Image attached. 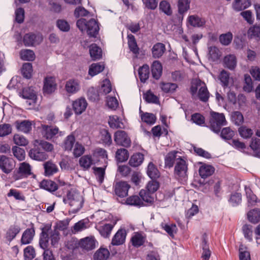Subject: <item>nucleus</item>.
Wrapping results in <instances>:
<instances>
[{
  "instance_id": "4",
  "label": "nucleus",
  "mask_w": 260,
  "mask_h": 260,
  "mask_svg": "<svg viewBox=\"0 0 260 260\" xmlns=\"http://www.w3.org/2000/svg\"><path fill=\"white\" fill-rule=\"evenodd\" d=\"M190 92L194 98L197 97L202 102H207L209 98L206 85L200 79H196L192 81Z\"/></svg>"
},
{
  "instance_id": "1",
  "label": "nucleus",
  "mask_w": 260,
  "mask_h": 260,
  "mask_svg": "<svg viewBox=\"0 0 260 260\" xmlns=\"http://www.w3.org/2000/svg\"><path fill=\"white\" fill-rule=\"evenodd\" d=\"M97 214L99 215H104L106 214L104 211H99ZM107 218H105L103 221L110 220V223L99 222L95 225V229L98 231L100 234L105 238H109L111 234V232L117 223V220L114 218L110 214L107 213Z\"/></svg>"
},
{
  "instance_id": "14",
  "label": "nucleus",
  "mask_w": 260,
  "mask_h": 260,
  "mask_svg": "<svg viewBox=\"0 0 260 260\" xmlns=\"http://www.w3.org/2000/svg\"><path fill=\"white\" fill-rule=\"evenodd\" d=\"M96 241L94 237H87L80 240L79 245L86 250H90L95 248Z\"/></svg>"
},
{
  "instance_id": "43",
  "label": "nucleus",
  "mask_w": 260,
  "mask_h": 260,
  "mask_svg": "<svg viewBox=\"0 0 260 260\" xmlns=\"http://www.w3.org/2000/svg\"><path fill=\"white\" fill-rule=\"evenodd\" d=\"M145 240V237L141 234L136 233L132 236L131 242L135 247H140L143 244Z\"/></svg>"
},
{
  "instance_id": "47",
  "label": "nucleus",
  "mask_w": 260,
  "mask_h": 260,
  "mask_svg": "<svg viewBox=\"0 0 260 260\" xmlns=\"http://www.w3.org/2000/svg\"><path fill=\"white\" fill-rule=\"evenodd\" d=\"M48 235L50 236L49 239L51 245L54 247H57L60 239L59 232L57 230H54L50 231Z\"/></svg>"
},
{
  "instance_id": "27",
  "label": "nucleus",
  "mask_w": 260,
  "mask_h": 260,
  "mask_svg": "<svg viewBox=\"0 0 260 260\" xmlns=\"http://www.w3.org/2000/svg\"><path fill=\"white\" fill-rule=\"evenodd\" d=\"M45 175L50 176L57 173L58 171L57 166L51 161H48L44 164Z\"/></svg>"
},
{
  "instance_id": "18",
  "label": "nucleus",
  "mask_w": 260,
  "mask_h": 260,
  "mask_svg": "<svg viewBox=\"0 0 260 260\" xmlns=\"http://www.w3.org/2000/svg\"><path fill=\"white\" fill-rule=\"evenodd\" d=\"M130 185L126 182L121 181L117 183L115 187L116 194L120 197H124L128 194Z\"/></svg>"
},
{
  "instance_id": "59",
  "label": "nucleus",
  "mask_w": 260,
  "mask_h": 260,
  "mask_svg": "<svg viewBox=\"0 0 260 260\" xmlns=\"http://www.w3.org/2000/svg\"><path fill=\"white\" fill-rule=\"evenodd\" d=\"M231 119L232 121L237 125L241 124L244 121L243 115L239 111H235L232 113Z\"/></svg>"
},
{
  "instance_id": "62",
  "label": "nucleus",
  "mask_w": 260,
  "mask_h": 260,
  "mask_svg": "<svg viewBox=\"0 0 260 260\" xmlns=\"http://www.w3.org/2000/svg\"><path fill=\"white\" fill-rule=\"evenodd\" d=\"M101 139L106 144L110 145L112 143L111 135L107 129H103L100 131Z\"/></svg>"
},
{
  "instance_id": "25",
  "label": "nucleus",
  "mask_w": 260,
  "mask_h": 260,
  "mask_svg": "<svg viewBox=\"0 0 260 260\" xmlns=\"http://www.w3.org/2000/svg\"><path fill=\"white\" fill-rule=\"evenodd\" d=\"M79 165L84 170H87L94 164L93 159L90 155H85L79 159Z\"/></svg>"
},
{
  "instance_id": "17",
  "label": "nucleus",
  "mask_w": 260,
  "mask_h": 260,
  "mask_svg": "<svg viewBox=\"0 0 260 260\" xmlns=\"http://www.w3.org/2000/svg\"><path fill=\"white\" fill-rule=\"evenodd\" d=\"M22 96L23 98L28 100L26 103L29 105L34 104L37 99L35 91L30 87L25 88L23 89Z\"/></svg>"
},
{
  "instance_id": "20",
  "label": "nucleus",
  "mask_w": 260,
  "mask_h": 260,
  "mask_svg": "<svg viewBox=\"0 0 260 260\" xmlns=\"http://www.w3.org/2000/svg\"><path fill=\"white\" fill-rule=\"evenodd\" d=\"M35 234L34 228L27 229L22 234L21 239V244L26 245L30 243L33 240Z\"/></svg>"
},
{
  "instance_id": "12",
  "label": "nucleus",
  "mask_w": 260,
  "mask_h": 260,
  "mask_svg": "<svg viewBox=\"0 0 260 260\" xmlns=\"http://www.w3.org/2000/svg\"><path fill=\"white\" fill-rule=\"evenodd\" d=\"M43 40L40 34H27L23 37V42L25 46H34L40 44Z\"/></svg>"
},
{
  "instance_id": "8",
  "label": "nucleus",
  "mask_w": 260,
  "mask_h": 260,
  "mask_svg": "<svg viewBox=\"0 0 260 260\" xmlns=\"http://www.w3.org/2000/svg\"><path fill=\"white\" fill-rule=\"evenodd\" d=\"M114 141L117 144L124 147H128L131 143L129 137L123 131H118L115 133Z\"/></svg>"
},
{
  "instance_id": "38",
  "label": "nucleus",
  "mask_w": 260,
  "mask_h": 260,
  "mask_svg": "<svg viewBox=\"0 0 260 260\" xmlns=\"http://www.w3.org/2000/svg\"><path fill=\"white\" fill-rule=\"evenodd\" d=\"M109 252L106 248H100L93 255L94 260H106L109 256Z\"/></svg>"
},
{
  "instance_id": "61",
  "label": "nucleus",
  "mask_w": 260,
  "mask_h": 260,
  "mask_svg": "<svg viewBox=\"0 0 260 260\" xmlns=\"http://www.w3.org/2000/svg\"><path fill=\"white\" fill-rule=\"evenodd\" d=\"M75 142V138L73 135L68 136L64 142V148L65 150L70 151L72 150Z\"/></svg>"
},
{
  "instance_id": "24",
  "label": "nucleus",
  "mask_w": 260,
  "mask_h": 260,
  "mask_svg": "<svg viewBox=\"0 0 260 260\" xmlns=\"http://www.w3.org/2000/svg\"><path fill=\"white\" fill-rule=\"evenodd\" d=\"M108 123L112 128H122L124 127L122 120L117 115L109 116Z\"/></svg>"
},
{
  "instance_id": "60",
  "label": "nucleus",
  "mask_w": 260,
  "mask_h": 260,
  "mask_svg": "<svg viewBox=\"0 0 260 260\" xmlns=\"http://www.w3.org/2000/svg\"><path fill=\"white\" fill-rule=\"evenodd\" d=\"M20 229L18 226L11 227L7 233L6 238L9 241H12L19 233Z\"/></svg>"
},
{
  "instance_id": "64",
  "label": "nucleus",
  "mask_w": 260,
  "mask_h": 260,
  "mask_svg": "<svg viewBox=\"0 0 260 260\" xmlns=\"http://www.w3.org/2000/svg\"><path fill=\"white\" fill-rule=\"evenodd\" d=\"M240 260H250V253L247 248L241 245L239 248Z\"/></svg>"
},
{
  "instance_id": "56",
  "label": "nucleus",
  "mask_w": 260,
  "mask_h": 260,
  "mask_svg": "<svg viewBox=\"0 0 260 260\" xmlns=\"http://www.w3.org/2000/svg\"><path fill=\"white\" fill-rule=\"evenodd\" d=\"M88 222L84 220H81L76 223L73 227V233L76 234L88 228Z\"/></svg>"
},
{
  "instance_id": "10",
  "label": "nucleus",
  "mask_w": 260,
  "mask_h": 260,
  "mask_svg": "<svg viewBox=\"0 0 260 260\" xmlns=\"http://www.w3.org/2000/svg\"><path fill=\"white\" fill-rule=\"evenodd\" d=\"M41 128L42 135L47 140L53 139L59 133V129L56 126L42 124Z\"/></svg>"
},
{
  "instance_id": "15",
  "label": "nucleus",
  "mask_w": 260,
  "mask_h": 260,
  "mask_svg": "<svg viewBox=\"0 0 260 260\" xmlns=\"http://www.w3.org/2000/svg\"><path fill=\"white\" fill-rule=\"evenodd\" d=\"M29 156L31 158L38 161H43L48 157L45 152L41 150L40 148L36 147L30 150Z\"/></svg>"
},
{
  "instance_id": "45",
  "label": "nucleus",
  "mask_w": 260,
  "mask_h": 260,
  "mask_svg": "<svg viewBox=\"0 0 260 260\" xmlns=\"http://www.w3.org/2000/svg\"><path fill=\"white\" fill-rule=\"evenodd\" d=\"M147 173L151 179H156L159 176V172L158 169L152 162H150L148 165Z\"/></svg>"
},
{
  "instance_id": "36",
  "label": "nucleus",
  "mask_w": 260,
  "mask_h": 260,
  "mask_svg": "<svg viewBox=\"0 0 260 260\" xmlns=\"http://www.w3.org/2000/svg\"><path fill=\"white\" fill-rule=\"evenodd\" d=\"M125 203L127 205L139 207L145 205L140 197L136 195L127 198Z\"/></svg>"
},
{
  "instance_id": "16",
  "label": "nucleus",
  "mask_w": 260,
  "mask_h": 260,
  "mask_svg": "<svg viewBox=\"0 0 260 260\" xmlns=\"http://www.w3.org/2000/svg\"><path fill=\"white\" fill-rule=\"evenodd\" d=\"M178 151H174L169 152L165 157V167L167 168L173 167L174 164H176L177 159L181 156L179 155Z\"/></svg>"
},
{
  "instance_id": "58",
  "label": "nucleus",
  "mask_w": 260,
  "mask_h": 260,
  "mask_svg": "<svg viewBox=\"0 0 260 260\" xmlns=\"http://www.w3.org/2000/svg\"><path fill=\"white\" fill-rule=\"evenodd\" d=\"M106 105L109 109L115 110L118 107L119 104L115 97L108 96L107 97Z\"/></svg>"
},
{
  "instance_id": "13",
  "label": "nucleus",
  "mask_w": 260,
  "mask_h": 260,
  "mask_svg": "<svg viewBox=\"0 0 260 260\" xmlns=\"http://www.w3.org/2000/svg\"><path fill=\"white\" fill-rule=\"evenodd\" d=\"M56 88L55 78L52 76L46 77L44 81L43 91L47 94L54 92Z\"/></svg>"
},
{
  "instance_id": "22",
  "label": "nucleus",
  "mask_w": 260,
  "mask_h": 260,
  "mask_svg": "<svg viewBox=\"0 0 260 260\" xmlns=\"http://www.w3.org/2000/svg\"><path fill=\"white\" fill-rule=\"evenodd\" d=\"M201 164L202 165L199 168V172L202 178H206L212 175L214 172V168L212 166Z\"/></svg>"
},
{
  "instance_id": "55",
  "label": "nucleus",
  "mask_w": 260,
  "mask_h": 260,
  "mask_svg": "<svg viewBox=\"0 0 260 260\" xmlns=\"http://www.w3.org/2000/svg\"><path fill=\"white\" fill-rule=\"evenodd\" d=\"M14 143L18 146H25L28 144V141L26 138L20 134H15L13 136Z\"/></svg>"
},
{
  "instance_id": "35",
  "label": "nucleus",
  "mask_w": 260,
  "mask_h": 260,
  "mask_svg": "<svg viewBox=\"0 0 260 260\" xmlns=\"http://www.w3.org/2000/svg\"><path fill=\"white\" fill-rule=\"evenodd\" d=\"M153 193H154L148 192L147 189H142L139 192V195L143 203L145 202L148 204H151L154 200Z\"/></svg>"
},
{
  "instance_id": "57",
  "label": "nucleus",
  "mask_w": 260,
  "mask_h": 260,
  "mask_svg": "<svg viewBox=\"0 0 260 260\" xmlns=\"http://www.w3.org/2000/svg\"><path fill=\"white\" fill-rule=\"evenodd\" d=\"M22 73L25 78L27 79L30 78L32 73L31 64L30 63H24L22 68Z\"/></svg>"
},
{
  "instance_id": "53",
  "label": "nucleus",
  "mask_w": 260,
  "mask_h": 260,
  "mask_svg": "<svg viewBox=\"0 0 260 260\" xmlns=\"http://www.w3.org/2000/svg\"><path fill=\"white\" fill-rule=\"evenodd\" d=\"M20 55L21 58L24 60L32 61L35 58L34 52L29 49L21 50Z\"/></svg>"
},
{
  "instance_id": "21",
  "label": "nucleus",
  "mask_w": 260,
  "mask_h": 260,
  "mask_svg": "<svg viewBox=\"0 0 260 260\" xmlns=\"http://www.w3.org/2000/svg\"><path fill=\"white\" fill-rule=\"evenodd\" d=\"M65 88L68 93H75L80 89L79 82L76 80H69L66 82Z\"/></svg>"
},
{
  "instance_id": "34",
  "label": "nucleus",
  "mask_w": 260,
  "mask_h": 260,
  "mask_svg": "<svg viewBox=\"0 0 260 260\" xmlns=\"http://www.w3.org/2000/svg\"><path fill=\"white\" fill-rule=\"evenodd\" d=\"M248 220L253 223H256L260 221V210L254 209L247 213Z\"/></svg>"
},
{
  "instance_id": "37",
  "label": "nucleus",
  "mask_w": 260,
  "mask_h": 260,
  "mask_svg": "<svg viewBox=\"0 0 260 260\" xmlns=\"http://www.w3.org/2000/svg\"><path fill=\"white\" fill-rule=\"evenodd\" d=\"M41 188L52 192L54 191L57 189V184L51 180H43L40 183Z\"/></svg>"
},
{
  "instance_id": "31",
  "label": "nucleus",
  "mask_w": 260,
  "mask_h": 260,
  "mask_svg": "<svg viewBox=\"0 0 260 260\" xmlns=\"http://www.w3.org/2000/svg\"><path fill=\"white\" fill-rule=\"evenodd\" d=\"M89 53L90 57L93 60L100 59L102 57V55L101 48L95 44L90 45L89 47Z\"/></svg>"
},
{
  "instance_id": "32",
  "label": "nucleus",
  "mask_w": 260,
  "mask_h": 260,
  "mask_svg": "<svg viewBox=\"0 0 260 260\" xmlns=\"http://www.w3.org/2000/svg\"><path fill=\"white\" fill-rule=\"evenodd\" d=\"M159 87L165 93H172L174 92L178 87L176 84L170 82H161Z\"/></svg>"
},
{
  "instance_id": "54",
  "label": "nucleus",
  "mask_w": 260,
  "mask_h": 260,
  "mask_svg": "<svg viewBox=\"0 0 260 260\" xmlns=\"http://www.w3.org/2000/svg\"><path fill=\"white\" fill-rule=\"evenodd\" d=\"M12 152L14 156L19 160L21 161L25 159V153L23 149L15 146L12 147Z\"/></svg>"
},
{
  "instance_id": "51",
  "label": "nucleus",
  "mask_w": 260,
  "mask_h": 260,
  "mask_svg": "<svg viewBox=\"0 0 260 260\" xmlns=\"http://www.w3.org/2000/svg\"><path fill=\"white\" fill-rule=\"evenodd\" d=\"M235 132L230 127L223 128L220 133L221 137L225 140H231L235 136Z\"/></svg>"
},
{
  "instance_id": "29",
  "label": "nucleus",
  "mask_w": 260,
  "mask_h": 260,
  "mask_svg": "<svg viewBox=\"0 0 260 260\" xmlns=\"http://www.w3.org/2000/svg\"><path fill=\"white\" fill-rule=\"evenodd\" d=\"M162 67L159 61H154L151 66L152 76L155 79H158L162 74Z\"/></svg>"
},
{
  "instance_id": "52",
  "label": "nucleus",
  "mask_w": 260,
  "mask_h": 260,
  "mask_svg": "<svg viewBox=\"0 0 260 260\" xmlns=\"http://www.w3.org/2000/svg\"><path fill=\"white\" fill-rule=\"evenodd\" d=\"M202 247L203 253L202 257L203 260H209L211 256V251L209 248L208 245H207V241L205 236H204L203 239Z\"/></svg>"
},
{
  "instance_id": "40",
  "label": "nucleus",
  "mask_w": 260,
  "mask_h": 260,
  "mask_svg": "<svg viewBox=\"0 0 260 260\" xmlns=\"http://www.w3.org/2000/svg\"><path fill=\"white\" fill-rule=\"evenodd\" d=\"M139 76L141 82H145L149 77V68L147 64L143 65L138 71Z\"/></svg>"
},
{
  "instance_id": "6",
  "label": "nucleus",
  "mask_w": 260,
  "mask_h": 260,
  "mask_svg": "<svg viewBox=\"0 0 260 260\" xmlns=\"http://www.w3.org/2000/svg\"><path fill=\"white\" fill-rule=\"evenodd\" d=\"M188 164L184 157H181L178 159L174 167V174L176 178L179 180H185L187 178Z\"/></svg>"
},
{
  "instance_id": "9",
  "label": "nucleus",
  "mask_w": 260,
  "mask_h": 260,
  "mask_svg": "<svg viewBox=\"0 0 260 260\" xmlns=\"http://www.w3.org/2000/svg\"><path fill=\"white\" fill-rule=\"evenodd\" d=\"M88 103L86 100L83 97L79 98L72 103L73 109L75 114L80 115L85 111Z\"/></svg>"
},
{
  "instance_id": "46",
  "label": "nucleus",
  "mask_w": 260,
  "mask_h": 260,
  "mask_svg": "<svg viewBox=\"0 0 260 260\" xmlns=\"http://www.w3.org/2000/svg\"><path fill=\"white\" fill-rule=\"evenodd\" d=\"M250 5V1H234L233 8L236 11H240L248 8Z\"/></svg>"
},
{
  "instance_id": "30",
  "label": "nucleus",
  "mask_w": 260,
  "mask_h": 260,
  "mask_svg": "<svg viewBox=\"0 0 260 260\" xmlns=\"http://www.w3.org/2000/svg\"><path fill=\"white\" fill-rule=\"evenodd\" d=\"M31 122L28 120L16 122L17 129L24 133H29L31 130Z\"/></svg>"
},
{
  "instance_id": "41",
  "label": "nucleus",
  "mask_w": 260,
  "mask_h": 260,
  "mask_svg": "<svg viewBox=\"0 0 260 260\" xmlns=\"http://www.w3.org/2000/svg\"><path fill=\"white\" fill-rule=\"evenodd\" d=\"M245 190L246 194L248 206H254L257 202V198L256 196L253 194L250 188L245 187Z\"/></svg>"
},
{
  "instance_id": "28",
  "label": "nucleus",
  "mask_w": 260,
  "mask_h": 260,
  "mask_svg": "<svg viewBox=\"0 0 260 260\" xmlns=\"http://www.w3.org/2000/svg\"><path fill=\"white\" fill-rule=\"evenodd\" d=\"M188 23L193 27H200L205 24V20L197 15H190L187 18Z\"/></svg>"
},
{
  "instance_id": "63",
  "label": "nucleus",
  "mask_w": 260,
  "mask_h": 260,
  "mask_svg": "<svg viewBox=\"0 0 260 260\" xmlns=\"http://www.w3.org/2000/svg\"><path fill=\"white\" fill-rule=\"evenodd\" d=\"M233 39V35L231 32H229L226 34H222L219 37V41L220 43L225 46L229 45Z\"/></svg>"
},
{
  "instance_id": "39",
  "label": "nucleus",
  "mask_w": 260,
  "mask_h": 260,
  "mask_svg": "<svg viewBox=\"0 0 260 260\" xmlns=\"http://www.w3.org/2000/svg\"><path fill=\"white\" fill-rule=\"evenodd\" d=\"M128 45L129 50L134 54L137 55L139 53V48L138 47L136 41L134 36L132 35H128Z\"/></svg>"
},
{
  "instance_id": "33",
  "label": "nucleus",
  "mask_w": 260,
  "mask_h": 260,
  "mask_svg": "<svg viewBox=\"0 0 260 260\" xmlns=\"http://www.w3.org/2000/svg\"><path fill=\"white\" fill-rule=\"evenodd\" d=\"M144 160V155L141 153L134 154L129 160V164L133 167L140 166Z\"/></svg>"
},
{
  "instance_id": "3",
  "label": "nucleus",
  "mask_w": 260,
  "mask_h": 260,
  "mask_svg": "<svg viewBox=\"0 0 260 260\" xmlns=\"http://www.w3.org/2000/svg\"><path fill=\"white\" fill-rule=\"evenodd\" d=\"M77 26L82 32H86L90 37L95 38L100 30L99 22L93 18L87 21L84 18L77 20Z\"/></svg>"
},
{
  "instance_id": "42",
  "label": "nucleus",
  "mask_w": 260,
  "mask_h": 260,
  "mask_svg": "<svg viewBox=\"0 0 260 260\" xmlns=\"http://www.w3.org/2000/svg\"><path fill=\"white\" fill-rule=\"evenodd\" d=\"M223 61L225 67L230 70L234 69L237 64L236 58L234 55H229L225 56Z\"/></svg>"
},
{
  "instance_id": "19",
  "label": "nucleus",
  "mask_w": 260,
  "mask_h": 260,
  "mask_svg": "<svg viewBox=\"0 0 260 260\" xmlns=\"http://www.w3.org/2000/svg\"><path fill=\"white\" fill-rule=\"evenodd\" d=\"M126 235V233L125 230H119L112 238V244L113 245H120L122 244L125 242Z\"/></svg>"
},
{
  "instance_id": "50",
  "label": "nucleus",
  "mask_w": 260,
  "mask_h": 260,
  "mask_svg": "<svg viewBox=\"0 0 260 260\" xmlns=\"http://www.w3.org/2000/svg\"><path fill=\"white\" fill-rule=\"evenodd\" d=\"M140 113H142L141 108H140ZM141 117L143 121L150 125L154 124L156 120L155 115L149 113L141 114Z\"/></svg>"
},
{
  "instance_id": "5",
  "label": "nucleus",
  "mask_w": 260,
  "mask_h": 260,
  "mask_svg": "<svg viewBox=\"0 0 260 260\" xmlns=\"http://www.w3.org/2000/svg\"><path fill=\"white\" fill-rule=\"evenodd\" d=\"M210 128L214 133H218L220 132L221 126L226 125L227 122L225 116L223 113L214 111L210 112Z\"/></svg>"
},
{
  "instance_id": "11",
  "label": "nucleus",
  "mask_w": 260,
  "mask_h": 260,
  "mask_svg": "<svg viewBox=\"0 0 260 260\" xmlns=\"http://www.w3.org/2000/svg\"><path fill=\"white\" fill-rule=\"evenodd\" d=\"M14 167V160L5 155L0 156V169L6 174L9 173Z\"/></svg>"
},
{
  "instance_id": "26",
  "label": "nucleus",
  "mask_w": 260,
  "mask_h": 260,
  "mask_svg": "<svg viewBox=\"0 0 260 260\" xmlns=\"http://www.w3.org/2000/svg\"><path fill=\"white\" fill-rule=\"evenodd\" d=\"M152 54L154 58L160 57L166 51L165 45L161 43H157L153 45L152 48Z\"/></svg>"
},
{
  "instance_id": "2",
  "label": "nucleus",
  "mask_w": 260,
  "mask_h": 260,
  "mask_svg": "<svg viewBox=\"0 0 260 260\" xmlns=\"http://www.w3.org/2000/svg\"><path fill=\"white\" fill-rule=\"evenodd\" d=\"M65 204H68L72 208V212L76 213L83 206L84 200L82 194L75 189L69 190L63 199Z\"/></svg>"
},
{
  "instance_id": "44",
  "label": "nucleus",
  "mask_w": 260,
  "mask_h": 260,
  "mask_svg": "<svg viewBox=\"0 0 260 260\" xmlns=\"http://www.w3.org/2000/svg\"><path fill=\"white\" fill-rule=\"evenodd\" d=\"M115 157L117 161L124 162L127 160L129 157V153L126 149L121 148L117 150Z\"/></svg>"
},
{
  "instance_id": "23",
  "label": "nucleus",
  "mask_w": 260,
  "mask_h": 260,
  "mask_svg": "<svg viewBox=\"0 0 260 260\" xmlns=\"http://www.w3.org/2000/svg\"><path fill=\"white\" fill-rule=\"evenodd\" d=\"M105 64L103 62L92 63L89 68L88 74L93 77L102 72L105 69Z\"/></svg>"
},
{
  "instance_id": "7",
  "label": "nucleus",
  "mask_w": 260,
  "mask_h": 260,
  "mask_svg": "<svg viewBox=\"0 0 260 260\" xmlns=\"http://www.w3.org/2000/svg\"><path fill=\"white\" fill-rule=\"evenodd\" d=\"M31 166L26 162H23L19 165L18 169L14 173L13 177L15 180H19L27 177L32 174Z\"/></svg>"
},
{
  "instance_id": "49",
  "label": "nucleus",
  "mask_w": 260,
  "mask_h": 260,
  "mask_svg": "<svg viewBox=\"0 0 260 260\" xmlns=\"http://www.w3.org/2000/svg\"><path fill=\"white\" fill-rule=\"evenodd\" d=\"M161 227L171 237H174L176 233L177 228L175 224H168L165 222L161 223Z\"/></svg>"
},
{
  "instance_id": "48",
  "label": "nucleus",
  "mask_w": 260,
  "mask_h": 260,
  "mask_svg": "<svg viewBox=\"0 0 260 260\" xmlns=\"http://www.w3.org/2000/svg\"><path fill=\"white\" fill-rule=\"evenodd\" d=\"M48 240H49V235L47 232L45 231H43L41 234L40 240H39V245L40 247L45 250L46 249H48L47 247L48 246Z\"/></svg>"
}]
</instances>
